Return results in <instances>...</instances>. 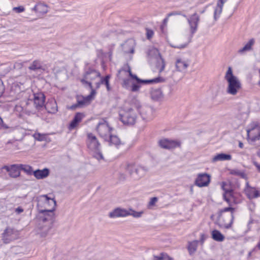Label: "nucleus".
Returning a JSON list of instances; mask_svg holds the SVG:
<instances>
[{
    "instance_id": "obj_1",
    "label": "nucleus",
    "mask_w": 260,
    "mask_h": 260,
    "mask_svg": "<svg viewBox=\"0 0 260 260\" xmlns=\"http://www.w3.org/2000/svg\"><path fill=\"white\" fill-rule=\"evenodd\" d=\"M36 201L38 202L37 207L39 213L37 216L38 220L44 223L50 222L47 230L40 233L41 237H45L48 233V231L52 228L55 219L54 212L57 205L56 201L54 198L49 197L48 194H43L37 197Z\"/></svg>"
},
{
    "instance_id": "obj_2",
    "label": "nucleus",
    "mask_w": 260,
    "mask_h": 260,
    "mask_svg": "<svg viewBox=\"0 0 260 260\" xmlns=\"http://www.w3.org/2000/svg\"><path fill=\"white\" fill-rule=\"evenodd\" d=\"M126 73L127 77L123 79L122 87L133 92L139 91L142 86L141 79L132 73L131 66H123L118 70L117 76L120 79L122 74Z\"/></svg>"
},
{
    "instance_id": "obj_3",
    "label": "nucleus",
    "mask_w": 260,
    "mask_h": 260,
    "mask_svg": "<svg viewBox=\"0 0 260 260\" xmlns=\"http://www.w3.org/2000/svg\"><path fill=\"white\" fill-rule=\"evenodd\" d=\"M224 78L228 83L226 93L232 95H236L242 88V84L238 77L234 75L231 66H229Z\"/></svg>"
},
{
    "instance_id": "obj_4",
    "label": "nucleus",
    "mask_w": 260,
    "mask_h": 260,
    "mask_svg": "<svg viewBox=\"0 0 260 260\" xmlns=\"http://www.w3.org/2000/svg\"><path fill=\"white\" fill-rule=\"evenodd\" d=\"M158 146L162 149L171 150L181 146V142L178 140L163 138L158 142Z\"/></svg>"
},
{
    "instance_id": "obj_5",
    "label": "nucleus",
    "mask_w": 260,
    "mask_h": 260,
    "mask_svg": "<svg viewBox=\"0 0 260 260\" xmlns=\"http://www.w3.org/2000/svg\"><path fill=\"white\" fill-rule=\"evenodd\" d=\"M76 103L70 106H67V109L71 111H75L77 109L84 108L91 103L89 102L86 96L82 94H76L75 95Z\"/></svg>"
},
{
    "instance_id": "obj_6",
    "label": "nucleus",
    "mask_w": 260,
    "mask_h": 260,
    "mask_svg": "<svg viewBox=\"0 0 260 260\" xmlns=\"http://www.w3.org/2000/svg\"><path fill=\"white\" fill-rule=\"evenodd\" d=\"M136 45V42L134 39H129L120 46L122 52L128 56L129 59L132 58V54L135 52Z\"/></svg>"
},
{
    "instance_id": "obj_7",
    "label": "nucleus",
    "mask_w": 260,
    "mask_h": 260,
    "mask_svg": "<svg viewBox=\"0 0 260 260\" xmlns=\"http://www.w3.org/2000/svg\"><path fill=\"white\" fill-rule=\"evenodd\" d=\"M1 169L5 170L8 173L9 176L12 178H17L21 175L20 164L5 165Z\"/></svg>"
},
{
    "instance_id": "obj_8",
    "label": "nucleus",
    "mask_w": 260,
    "mask_h": 260,
    "mask_svg": "<svg viewBox=\"0 0 260 260\" xmlns=\"http://www.w3.org/2000/svg\"><path fill=\"white\" fill-rule=\"evenodd\" d=\"M211 176L207 173H199L194 180V184L199 187L208 186L211 182Z\"/></svg>"
},
{
    "instance_id": "obj_9",
    "label": "nucleus",
    "mask_w": 260,
    "mask_h": 260,
    "mask_svg": "<svg viewBox=\"0 0 260 260\" xmlns=\"http://www.w3.org/2000/svg\"><path fill=\"white\" fill-rule=\"evenodd\" d=\"M34 103L35 108L38 111L43 110L46 106V96L42 92L34 93Z\"/></svg>"
},
{
    "instance_id": "obj_10",
    "label": "nucleus",
    "mask_w": 260,
    "mask_h": 260,
    "mask_svg": "<svg viewBox=\"0 0 260 260\" xmlns=\"http://www.w3.org/2000/svg\"><path fill=\"white\" fill-rule=\"evenodd\" d=\"M147 54L150 58L155 60L153 63H156L157 65H164V61L156 48L150 47L147 52Z\"/></svg>"
},
{
    "instance_id": "obj_11",
    "label": "nucleus",
    "mask_w": 260,
    "mask_h": 260,
    "mask_svg": "<svg viewBox=\"0 0 260 260\" xmlns=\"http://www.w3.org/2000/svg\"><path fill=\"white\" fill-rule=\"evenodd\" d=\"M119 119L124 125L130 126L135 124L137 116L136 114H130L127 112L120 113Z\"/></svg>"
},
{
    "instance_id": "obj_12",
    "label": "nucleus",
    "mask_w": 260,
    "mask_h": 260,
    "mask_svg": "<svg viewBox=\"0 0 260 260\" xmlns=\"http://www.w3.org/2000/svg\"><path fill=\"white\" fill-rule=\"evenodd\" d=\"M85 114L83 112H76L73 119L70 121L68 125V128L70 131H72L75 129L82 121L83 119L85 117Z\"/></svg>"
},
{
    "instance_id": "obj_13",
    "label": "nucleus",
    "mask_w": 260,
    "mask_h": 260,
    "mask_svg": "<svg viewBox=\"0 0 260 260\" xmlns=\"http://www.w3.org/2000/svg\"><path fill=\"white\" fill-rule=\"evenodd\" d=\"M244 192L249 200L255 199L260 197V192L255 187L250 186L248 182L246 183Z\"/></svg>"
},
{
    "instance_id": "obj_14",
    "label": "nucleus",
    "mask_w": 260,
    "mask_h": 260,
    "mask_svg": "<svg viewBox=\"0 0 260 260\" xmlns=\"http://www.w3.org/2000/svg\"><path fill=\"white\" fill-rule=\"evenodd\" d=\"M104 139L105 141L108 142L109 146H115L117 148H119L120 145L124 144L117 135L113 134H110L108 136L105 135Z\"/></svg>"
},
{
    "instance_id": "obj_15",
    "label": "nucleus",
    "mask_w": 260,
    "mask_h": 260,
    "mask_svg": "<svg viewBox=\"0 0 260 260\" xmlns=\"http://www.w3.org/2000/svg\"><path fill=\"white\" fill-rule=\"evenodd\" d=\"M129 215V211L121 207H117L109 213V216L111 218L124 217Z\"/></svg>"
},
{
    "instance_id": "obj_16",
    "label": "nucleus",
    "mask_w": 260,
    "mask_h": 260,
    "mask_svg": "<svg viewBox=\"0 0 260 260\" xmlns=\"http://www.w3.org/2000/svg\"><path fill=\"white\" fill-rule=\"evenodd\" d=\"M199 21L200 17L196 13H194L189 18H187V21L189 25L190 32L192 35H193L196 31Z\"/></svg>"
},
{
    "instance_id": "obj_17",
    "label": "nucleus",
    "mask_w": 260,
    "mask_h": 260,
    "mask_svg": "<svg viewBox=\"0 0 260 260\" xmlns=\"http://www.w3.org/2000/svg\"><path fill=\"white\" fill-rule=\"evenodd\" d=\"M230 205L228 207H224L222 209H220L217 212V217L216 221L214 222V224L218 225L220 228V225H226V220L224 219V215L223 213L226 212H230Z\"/></svg>"
},
{
    "instance_id": "obj_18",
    "label": "nucleus",
    "mask_w": 260,
    "mask_h": 260,
    "mask_svg": "<svg viewBox=\"0 0 260 260\" xmlns=\"http://www.w3.org/2000/svg\"><path fill=\"white\" fill-rule=\"evenodd\" d=\"M16 231L14 228H7L2 234V239L5 244H8L13 240L12 236L15 234Z\"/></svg>"
},
{
    "instance_id": "obj_19",
    "label": "nucleus",
    "mask_w": 260,
    "mask_h": 260,
    "mask_svg": "<svg viewBox=\"0 0 260 260\" xmlns=\"http://www.w3.org/2000/svg\"><path fill=\"white\" fill-rule=\"evenodd\" d=\"M151 99L155 102L160 101L164 98L162 90L161 88H152L150 91Z\"/></svg>"
},
{
    "instance_id": "obj_20",
    "label": "nucleus",
    "mask_w": 260,
    "mask_h": 260,
    "mask_svg": "<svg viewBox=\"0 0 260 260\" xmlns=\"http://www.w3.org/2000/svg\"><path fill=\"white\" fill-rule=\"evenodd\" d=\"M49 169L45 168L42 170L38 169L35 170L33 175L38 180L43 179L47 178L50 174Z\"/></svg>"
},
{
    "instance_id": "obj_21",
    "label": "nucleus",
    "mask_w": 260,
    "mask_h": 260,
    "mask_svg": "<svg viewBox=\"0 0 260 260\" xmlns=\"http://www.w3.org/2000/svg\"><path fill=\"white\" fill-rule=\"evenodd\" d=\"M227 191H229L228 194L230 198L233 200L234 204H238L242 202L243 197L241 193L234 192L232 189Z\"/></svg>"
},
{
    "instance_id": "obj_22",
    "label": "nucleus",
    "mask_w": 260,
    "mask_h": 260,
    "mask_svg": "<svg viewBox=\"0 0 260 260\" xmlns=\"http://www.w3.org/2000/svg\"><path fill=\"white\" fill-rule=\"evenodd\" d=\"M232 158V156L230 154L221 152L217 153L213 157L212 162H215L218 161L230 160Z\"/></svg>"
},
{
    "instance_id": "obj_23",
    "label": "nucleus",
    "mask_w": 260,
    "mask_h": 260,
    "mask_svg": "<svg viewBox=\"0 0 260 260\" xmlns=\"http://www.w3.org/2000/svg\"><path fill=\"white\" fill-rule=\"evenodd\" d=\"M101 74L96 70L89 68L84 74L83 77L91 80L95 79L96 77H100Z\"/></svg>"
},
{
    "instance_id": "obj_24",
    "label": "nucleus",
    "mask_w": 260,
    "mask_h": 260,
    "mask_svg": "<svg viewBox=\"0 0 260 260\" xmlns=\"http://www.w3.org/2000/svg\"><path fill=\"white\" fill-rule=\"evenodd\" d=\"M211 238L215 241L222 242L225 239V236L219 230L214 229L211 233Z\"/></svg>"
},
{
    "instance_id": "obj_25",
    "label": "nucleus",
    "mask_w": 260,
    "mask_h": 260,
    "mask_svg": "<svg viewBox=\"0 0 260 260\" xmlns=\"http://www.w3.org/2000/svg\"><path fill=\"white\" fill-rule=\"evenodd\" d=\"M228 170L229 171V174L230 175L239 176L241 178H242V179H244L245 180L248 179V177H247L246 174L245 173V170L241 171L237 169H228Z\"/></svg>"
},
{
    "instance_id": "obj_26",
    "label": "nucleus",
    "mask_w": 260,
    "mask_h": 260,
    "mask_svg": "<svg viewBox=\"0 0 260 260\" xmlns=\"http://www.w3.org/2000/svg\"><path fill=\"white\" fill-rule=\"evenodd\" d=\"M198 240H194L189 241L187 244V249L190 255H193L197 250Z\"/></svg>"
},
{
    "instance_id": "obj_27",
    "label": "nucleus",
    "mask_w": 260,
    "mask_h": 260,
    "mask_svg": "<svg viewBox=\"0 0 260 260\" xmlns=\"http://www.w3.org/2000/svg\"><path fill=\"white\" fill-rule=\"evenodd\" d=\"M235 211H236V208L235 207H232V205H230V214L229 215V216L230 217V222L229 223H228L227 224H226V225H220V229L224 228V229H229L231 228H232V225H233V222H234V214Z\"/></svg>"
},
{
    "instance_id": "obj_28",
    "label": "nucleus",
    "mask_w": 260,
    "mask_h": 260,
    "mask_svg": "<svg viewBox=\"0 0 260 260\" xmlns=\"http://www.w3.org/2000/svg\"><path fill=\"white\" fill-rule=\"evenodd\" d=\"M255 42L254 39H250L248 42L242 48L238 51V53L240 54H244L246 52L252 50V47Z\"/></svg>"
},
{
    "instance_id": "obj_29",
    "label": "nucleus",
    "mask_w": 260,
    "mask_h": 260,
    "mask_svg": "<svg viewBox=\"0 0 260 260\" xmlns=\"http://www.w3.org/2000/svg\"><path fill=\"white\" fill-rule=\"evenodd\" d=\"M227 0H218L217 6L214 10V19L216 20L221 14L224 3Z\"/></svg>"
},
{
    "instance_id": "obj_30",
    "label": "nucleus",
    "mask_w": 260,
    "mask_h": 260,
    "mask_svg": "<svg viewBox=\"0 0 260 260\" xmlns=\"http://www.w3.org/2000/svg\"><path fill=\"white\" fill-rule=\"evenodd\" d=\"M28 69L32 71H34L36 74L40 76L41 74L47 71V66H28Z\"/></svg>"
},
{
    "instance_id": "obj_31",
    "label": "nucleus",
    "mask_w": 260,
    "mask_h": 260,
    "mask_svg": "<svg viewBox=\"0 0 260 260\" xmlns=\"http://www.w3.org/2000/svg\"><path fill=\"white\" fill-rule=\"evenodd\" d=\"M32 10L40 14H44L47 12L48 8L47 6L44 4H38L35 6Z\"/></svg>"
},
{
    "instance_id": "obj_32",
    "label": "nucleus",
    "mask_w": 260,
    "mask_h": 260,
    "mask_svg": "<svg viewBox=\"0 0 260 260\" xmlns=\"http://www.w3.org/2000/svg\"><path fill=\"white\" fill-rule=\"evenodd\" d=\"M21 171L24 172L26 175L29 176L33 175L35 170H34L32 166L20 164Z\"/></svg>"
},
{
    "instance_id": "obj_33",
    "label": "nucleus",
    "mask_w": 260,
    "mask_h": 260,
    "mask_svg": "<svg viewBox=\"0 0 260 260\" xmlns=\"http://www.w3.org/2000/svg\"><path fill=\"white\" fill-rule=\"evenodd\" d=\"M260 131V126L258 123L253 122L249 125V127L246 130L247 136L248 138H250V133L251 132L256 131L259 132Z\"/></svg>"
},
{
    "instance_id": "obj_34",
    "label": "nucleus",
    "mask_w": 260,
    "mask_h": 260,
    "mask_svg": "<svg viewBox=\"0 0 260 260\" xmlns=\"http://www.w3.org/2000/svg\"><path fill=\"white\" fill-rule=\"evenodd\" d=\"M153 260H174L168 253L164 252L160 253L158 255H153Z\"/></svg>"
},
{
    "instance_id": "obj_35",
    "label": "nucleus",
    "mask_w": 260,
    "mask_h": 260,
    "mask_svg": "<svg viewBox=\"0 0 260 260\" xmlns=\"http://www.w3.org/2000/svg\"><path fill=\"white\" fill-rule=\"evenodd\" d=\"M86 145L87 148L92 151L101 148V143L98 140L93 142L87 143Z\"/></svg>"
},
{
    "instance_id": "obj_36",
    "label": "nucleus",
    "mask_w": 260,
    "mask_h": 260,
    "mask_svg": "<svg viewBox=\"0 0 260 260\" xmlns=\"http://www.w3.org/2000/svg\"><path fill=\"white\" fill-rule=\"evenodd\" d=\"M126 171L130 175H133L134 173L138 174L139 169L134 165L128 164L126 168Z\"/></svg>"
},
{
    "instance_id": "obj_37",
    "label": "nucleus",
    "mask_w": 260,
    "mask_h": 260,
    "mask_svg": "<svg viewBox=\"0 0 260 260\" xmlns=\"http://www.w3.org/2000/svg\"><path fill=\"white\" fill-rule=\"evenodd\" d=\"M54 106H52L51 108H50V104L47 103L46 104V106L45 107L44 109H45L48 113H51V114H55L56 113L58 110H57V104L55 102L53 104Z\"/></svg>"
},
{
    "instance_id": "obj_38",
    "label": "nucleus",
    "mask_w": 260,
    "mask_h": 260,
    "mask_svg": "<svg viewBox=\"0 0 260 260\" xmlns=\"http://www.w3.org/2000/svg\"><path fill=\"white\" fill-rule=\"evenodd\" d=\"M93 157L96 158L99 161L104 160V157L102 152L101 148L93 151Z\"/></svg>"
},
{
    "instance_id": "obj_39",
    "label": "nucleus",
    "mask_w": 260,
    "mask_h": 260,
    "mask_svg": "<svg viewBox=\"0 0 260 260\" xmlns=\"http://www.w3.org/2000/svg\"><path fill=\"white\" fill-rule=\"evenodd\" d=\"M34 137L35 140L40 142L46 141L47 139V134L35 133L34 134Z\"/></svg>"
},
{
    "instance_id": "obj_40",
    "label": "nucleus",
    "mask_w": 260,
    "mask_h": 260,
    "mask_svg": "<svg viewBox=\"0 0 260 260\" xmlns=\"http://www.w3.org/2000/svg\"><path fill=\"white\" fill-rule=\"evenodd\" d=\"M128 211H129V215H132L135 218H139L141 217L144 213L143 211H137L132 208H129Z\"/></svg>"
},
{
    "instance_id": "obj_41",
    "label": "nucleus",
    "mask_w": 260,
    "mask_h": 260,
    "mask_svg": "<svg viewBox=\"0 0 260 260\" xmlns=\"http://www.w3.org/2000/svg\"><path fill=\"white\" fill-rule=\"evenodd\" d=\"M151 80L152 84H154L159 83H163L166 81V79L160 76V75H158V76L154 78L151 79Z\"/></svg>"
},
{
    "instance_id": "obj_42",
    "label": "nucleus",
    "mask_w": 260,
    "mask_h": 260,
    "mask_svg": "<svg viewBox=\"0 0 260 260\" xmlns=\"http://www.w3.org/2000/svg\"><path fill=\"white\" fill-rule=\"evenodd\" d=\"M151 70L153 73H158V75L165 70L166 66H150Z\"/></svg>"
},
{
    "instance_id": "obj_43",
    "label": "nucleus",
    "mask_w": 260,
    "mask_h": 260,
    "mask_svg": "<svg viewBox=\"0 0 260 260\" xmlns=\"http://www.w3.org/2000/svg\"><path fill=\"white\" fill-rule=\"evenodd\" d=\"M10 129V132H11L14 130L13 127H9L8 125H7L4 121L3 118L1 116H0V129Z\"/></svg>"
},
{
    "instance_id": "obj_44",
    "label": "nucleus",
    "mask_w": 260,
    "mask_h": 260,
    "mask_svg": "<svg viewBox=\"0 0 260 260\" xmlns=\"http://www.w3.org/2000/svg\"><path fill=\"white\" fill-rule=\"evenodd\" d=\"M91 89L90 93L86 95V97L89 101V102L91 103V101L94 99L95 96L96 94V91L95 89H94L93 87L92 88H90Z\"/></svg>"
},
{
    "instance_id": "obj_45",
    "label": "nucleus",
    "mask_w": 260,
    "mask_h": 260,
    "mask_svg": "<svg viewBox=\"0 0 260 260\" xmlns=\"http://www.w3.org/2000/svg\"><path fill=\"white\" fill-rule=\"evenodd\" d=\"M87 136L88 141H87L86 143L93 142L98 140L96 137L91 133H88Z\"/></svg>"
},
{
    "instance_id": "obj_46",
    "label": "nucleus",
    "mask_w": 260,
    "mask_h": 260,
    "mask_svg": "<svg viewBox=\"0 0 260 260\" xmlns=\"http://www.w3.org/2000/svg\"><path fill=\"white\" fill-rule=\"evenodd\" d=\"M110 75H107L105 77H102L100 79L101 83L102 84H104L105 85L108 84L109 83H110Z\"/></svg>"
},
{
    "instance_id": "obj_47",
    "label": "nucleus",
    "mask_w": 260,
    "mask_h": 260,
    "mask_svg": "<svg viewBox=\"0 0 260 260\" xmlns=\"http://www.w3.org/2000/svg\"><path fill=\"white\" fill-rule=\"evenodd\" d=\"M247 139L248 140H250L252 142H254L256 140H259L260 139V131H259V132H257V134H256L252 137L250 136V138H247Z\"/></svg>"
},
{
    "instance_id": "obj_48",
    "label": "nucleus",
    "mask_w": 260,
    "mask_h": 260,
    "mask_svg": "<svg viewBox=\"0 0 260 260\" xmlns=\"http://www.w3.org/2000/svg\"><path fill=\"white\" fill-rule=\"evenodd\" d=\"M176 15H182L184 17H186V15L183 14L181 11H173L168 14V17Z\"/></svg>"
},
{
    "instance_id": "obj_49",
    "label": "nucleus",
    "mask_w": 260,
    "mask_h": 260,
    "mask_svg": "<svg viewBox=\"0 0 260 260\" xmlns=\"http://www.w3.org/2000/svg\"><path fill=\"white\" fill-rule=\"evenodd\" d=\"M158 201V198L156 197H152L150 199L148 206L150 207L154 206Z\"/></svg>"
},
{
    "instance_id": "obj_50",
    "label": "nucleus",
    "mask_w": 260,
    "mask_h": 260,
    "mask_svg": "<svg viewBox=\"0 0 260 260\" xmlns=\"http://www.w3.org/2000/svg\"><path fill=\"white\" fill-rule=\"evenodd\" d=\"M87 79L83 77L82 79H81V82L84 84H86L89 88H92L93 87L92 83L90 81H88L87 80Z\"/></svg>"
},
{
    "instance_id": "obj_51",
    "label": "nucleus",
    "mask_w": 260,
    "mask_h": 260,
    "mask_svg": "<svg viewBox=\"0 0 260 260\" xmlns=\"http://www.w3.org/2000/svg\"><path fill=\"white\" fill-rule=\"evenodd\" d=\"M5 90V87L3 80L0 79V98L2 97Z\"/></svg>"
},
{
    "instance_id": "obj_52",
    "label": "nucleus",
    "mask_w": 260,
    "mask_h": 260,
    "mask_svg": "<svg viewBox=\"0 0 260 260\" xmlns=\"http://www.w3.org/2000/svg\"><path fill=\"white\" fill-rule=\"evenodd\" d=\"M207 237V236H206V234L202 233L200 235V239L199 240H198V244L200 243L201 245H203L205 242V241L206 240Z\"/></svg>"
},
{
    "instance_id": "obj_53",
    "label": "nucleus",
    "mask_w": 260,
    "mask_h": 260,
    "mask_svg": "<svg viewBox=\"0 0 260 260\" xmlns=\"http://www.w3.org/2000/svg\"><path fill=\"white\" fill-rule=\"evenodd\" d=\"M175 69L173 70V75L175 74L177 72H181L180 68L182 67L183 70L186 69L188 66H175Z\"/></svg>"
},
{
    "instance_id": "obj_54",
    "label": "nucleus",
    "mask_w": 260,
    "mask_h": 260,
    "mask_svg": "<svg viewBox=\"0 0 260 260\" xmlns=\"http://www.w3.org/2000/svg\"><path fill=\"white\" fill-rule=\"evenodd\" d=\"M24 10H25L23 6L14 7L13 8V10L18 13H21V12H23L24 11Z\"/></svg>"
},
{
    "instance_id": "obj_55",
    "label": "nucleus",
    "mask_w": 260,
    "mask_h": 260,
    "mask_svg": "<svg viewBox=\"0 0 260 260\" xmlns=\"http://www.w3.org/2000/svg\"><path fill=\"white\" fill-rule=\"evenodd\" d=\"M141 83H142V86L144 85H151L152 84L151 80V79H141Z\"/></svg>"
},
{
    "instance_id": "obj_56",
    "label": "nucleus",
    "mask_w": 260,
    "mask_h": 260,
    "mask_svg": "<svg viewBox=\"0 0 260 260\" xmlns=\"http://www.w3.org/2000/svg\"><path fill=\"white\" fill-rule=\"evenodd\" d=\"M225 193H224L223 194V200L225 201L229 205H231L233 203V202L231 201V198L230 199L229 198H228L226 195H225Z\"/></svg>"
},
{
    "instance_id": "obj_57",
    "label": "nucleus",
    "mask_w": 260,
    "mask_h": 260,
    "mask_svg": "<svg viewBox=\"0 0 260 260\" xmlns=\"http://www.w3.org/2000/svg\"><path fill=\"white\" fill-rule=\"evenodd\" d=\"M109 122L104 118H103L101 121H100L97 125V127L103 124H106V126L108 125Z\"/></svg>"
},
{
    "instance_id": "obj_58",
    "label": "nucleus",
    "mask_w": 260,
    "mask_h": 260,
    "mask_svg": "<svg viewBox=\"0 0 260 260\" xmlns=\"http://www.w3.org/2000/svg\"><path fill=\"white\" fill-rule=\"evenodd\" d=\"M146 35L147 38L148 39H150L152 37L153 35V31L152 30L147 29Z\"/></svg>"
},
{
    "instance_id": "obj_59",
    "label": "nucleus",
    "mask_w": 260,
    "mask_h": 260,
    "mask_svg": "<svg viewBox=\"0 0 260 260\" xmlns=\"http://www.w3.org/2000/svg\"><path fill=\"white\" fill-rule=\"evenodd\" d=\"M24 211V209L21 206H18L15 209V212L17 214H19Z\"/></svg>"
},
{
    "instance_id": "obj_60",
    "label": "nucleus",
    "mask_w": 260,
    "mask_h": 260,
    "mask_svg": "<svg viewBox=\"0 0 260 260\" xmlns=\"http://www.w3.org/2000/svg\"><path fill=\"white\" fill-rule=\"evenodd\" d=\"M226 185H227V183L226 182H225V181L222 182L221 188L224 191V193H226L228 194L229 193V191H228L227 190H229L230 189H226V188L224 187V186Z\"/></svg>"
},
{
    "instance_id": "obj_61",
    "label": "nucleus",
    "mask_w": 260,
    "mask_h": 260,
    "mask_svg": "<svg viewBox=\"0 0 260 260\" xmlns=\"http://www.w3.org/2000/svg\"><path fill=\"white\" fill-rule=\"evenodd\" d=\"M252 164L256 167L257 171L260 173V164L255 160H252Z\"/></svg>"
},
{
    "instance_id": "obj_62",
    "label": "nucleus",
    "mask_w": 260,
    "mask_h": 260,
    "mask_svg": "<svg viewBox=\"0 0 260 260\" xmlns=\"http://www.w3.org/2000/svg\"><path fill=\"white\" fill-rule=\"evenodd\" d=\"M133 111V109L132 108H129L127 109L126 110H124L123 112H127L130 114H134V113H132Z\"/></svg>"
},
{
    "instance_id": "obj_63",
    "label": "nucleus",
    "mask_w": 260,
    "mask_h": 260,
    "mask_svg": "<svg viewBox=\"0 0 260 260\" xmlns=\"http://www.w3.org/2000/svg\"><path fill=\"white\" fill-rule=\"evenodd\" d=\"M112 54H113V50H112V48H111L110 50H109V52H108V56H109V60L111 61L112 60Z\"/></svg>"
},
{
    "instance_id": "obj_64",
    "label": "nucleus",
    "mask_w": 260,
    "mask_h": 260,
    "mask_svg": "<svg viewBox=\"0 0 260 260\" xmlns=\"http://www.w3.org/2000/svg\"><path fill=\"white\" fill-rule=\"evenodd\" d=\"M187 46L186 44H183V45H180L179 46H172V47L176 48H184L186 47Z\"/></svg>"
}]
</instances>
